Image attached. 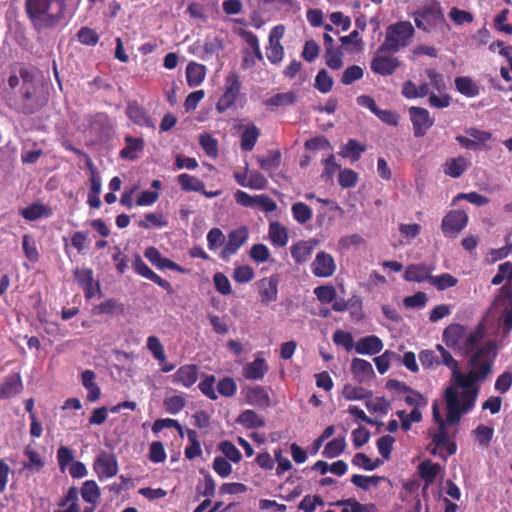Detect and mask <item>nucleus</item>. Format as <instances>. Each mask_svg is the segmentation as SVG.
Wrapping results in <instances>:
<instances>
[{
    "label": "nucleus",
    "instance_id": "e433bc0d",
    "mask_svg": "<svg viewBox=\"0 0 512 512\" xmlns=\"http://www.w3.org/2000/svg\"><path fill=\"white\" fill-rule=\"evenodd\" d=\"M80 494L88 504H97L101 496V490L94 480H87L82 484Z\"/></svg>",
    "mask_w": 512,
    "mask_h": 512
},
{
    "label": "nucleus",
    "instance_id": "39448f33",
    "mask_svg": "<svg viewBox=\"0 0 512 512\" xmlns=\"http://www.w3.org/2000/svg\"><path fill=\"white\" fill-rule=\"evenodd\" d=\"M476 399L477 391H462L459 394L455 387H448L445 390L446 421L449 424L458 423L461 416L475 406Z\"/></svg>",
    "mask_w": 512,
    "mask_h": 512
},
{
    "label": "nucleus",
    "instance_id": "a211bd4d",
    "mask_svg": "<svg viewBox=\"0 0 512 512\" xmlns=\"http://www.w3.org/2000/svg\"><path fill=\"white\" fill-rule=\"evenodd\" d=\"M145 258L159 270L169 269L179 273H185L186 269L176 262L162 256L160 251L153 246L147 247L144 251Z\"/></svg>",
    "mask_w": 512,
    "mask_h": 512
},
{
    "label": "nucleus",
    "instance_id": "4468645a",
    "mask_svg": "<svg viewBox=\"0 0 512 512\" xmlns=\"http://www.w3.org/2000/svg\"><path fill=\"white\" fill-rule=\"evenodd\" d=\"M409 116L413 125L414 136L417 138L423 137L434 124V119L430 116L429 111L422 107H410Z\"/></svg>",
    "mask_w": 512,
    "mask_h": 512
},
{
    "label": "nucleus",
    "instance_id": "7ed1b4c3",
    "mask_svg": "<svg viewBox=\"0 0 512 512\" xmlns=\"http://www.w3.org/2000/svg\"><path fill=\"white\" fill-rule=\"evenodd\" d=\"M24 8L32 27L40 32L65 19L66 0H25Z\"/></svg>",
    "mask_w": 512,
    "mask_h": 512
},
{
    "label": "nucleus",
    "instance_id": "6e6552de",
    "mask_svg": "<svg viewBox=\"0 0 512 512\" xmlns=\"http://www.w3.org/2000/svg\"><path fill=\"white\" fill-rule=\"evenodd\" d=\"M241 91V81L236 71H231L225 78V90L216 104L218 112L230 109L238 99Z\"/></svg>",
    "mask_w": 512,
    "mask_h": 512
},
{
    "label": "nucleus",
    "instance_id": "473e14b6",
    "mask_svg": "<svg viewBox=\"0 0 512 512\" xmlns=\"http://www.w3.org/2000/svg\"><path fill=\"white\" fill-rule=\"evenodd\" d=\"M125 142L126 146L120 151V157L130 160L136 159V153L144 149V140L142 138L126 136Z\"/></svg>",
    "mask_w": 512,
    "mask_h": 512
},
{
    "label": "nucleus",
    "instance_id": "680f3d73",
    "mask_svg": "<svg viewBox=\"0 0 512 512\" xmlns=\"http://www.w3.org/2000/svg\"><path fill=\"white\" fill-rule=\"evenodd\" d=\"M364 75V70L358 65H351L347 67L341 77V83L350 85L357 80H360Z\"/></svg>",
    "mask_w": 512,
    "mask_h": 512
},
{
    "label": "nucleus",
    "instance_id": "bb28decb",
    "mask_svg": "<svg viewBox=\"0 0 512 512\" xmlns=\"http://www.w3.org/2000/svg\"><path fill=\"white\" fill-rule=\"evenodd\" d=\"M351 372L359 382H364L375 375L371 363L361 358H354L352 360Z\"/></svg>",
    "mask_w": 512,
    "mask_h": 512
},
{
    "label": "nucleus",
    "instance_id": "1a4fd4ad",
    "mask_svg": "<svg viewBox=\"0 0 512 512\" xmlns=\"http://www.w3.org/2000/svg\"><path fill=\"white\" fill-rule=\"evenodd\" d=\"M432 443L435 447L431 450V454L438 455L443 459H447L457 451L456 442L449 438L444 421H441L437 432L433 434Z\"/></svg>",
    "mask_w": 512,
    "mask_h": 512
},
{
    "label": "nucleus",
    "instance_id": "c9c22d12",
    "mask_svg": "<svg viewBox=\"0 0 512 512\" xmlns=\"http://www.w3.org/2000/svg\"><path fill=\"white\" fill-rule=\"evenodd\" d=\"M259 136L260 130L254 124L247 126L241 133V149L246 152L252 151Z\"/></svg>",
    "mask_w": 512,
    "mask_h": 512
},
{
    "label": "nucleus",
    "instance_id": "5fc2aeb1",
    "mask_svg": "<svg viewBox=\"0 0 512 512\" xmlns=\"http://www.w3.org/2000/svg\"><path fill=\"white\" fill-rule=\"evenodd\" d=\"M317 299L323 304H329L337 297V292L332 285H322L314 289Z\"/></svg>",
    "mask_w": 512,
    "mask_h": 512
},
{
    "label": "nucleus",
    "instance_id": "6ab92c4d",
    "mask_svg": "<svg viewBox=\"0 0 512 512\" xmlns=\"http://www.w3.org/2000/svg\"><path fill=\"white\" fill-rule=\"evenodd\" d=\"M278 284L279 281L276 276L265 277L257 282L260 300L263 304L267 305L277 300Z\"/></svg>",
    "mask_w": 512,
    "mask_h": 512
},
{
    "label": "nucleus",
    "instance_id": "338daca9",
    "mask_svg": "<svg viewBox=\"0 0 512 512\" xmlns=\"http://www.w3.org/2000/svg\"><path fill=\"white\" fill-rule=\"evenodd\" d=\"M217 391L224 397H232L236 394L237 385L233 378L224 377L217 384Z\"/></svg>",
    "mask_w": 512,
    "mask_h": 512
},
{
    "label": "nucleus",
    "instance_id": "b1692460",
    "mask_svg": "<svg viewBox=\"0 0 512 512\" xmlns=\"http://www.w3.org/2000/svg\"><path fill=\"white\" fill-rule=\"evenodd\" d=\"M433 268L429 267L426 264H411L407 266L404 272V279L408 282H424L428 281L430 283V277Z\"/></svg>",
    "mask_w": 512,
    "mask_h": 512
},
{
    "label": "nucleus",
    "instance_id": "20e7f679",
    "mask_svg": "<svg viewBox=\"0 0 512 512\" xmlns=\"http://www.w3.org/2000/svg\"><path fill=\"white\" fill-rule=\"evenodd\" d=\"M486 334L485 326L478 323L474 329H467L464 325L454 323L448 325L443 331V341L449 347L467 356L480 347L479 344Z\"/></svg>",
    "mask_w": 512,
    "mask_h": 512
},
{
    "label": "nucleus",
    "instance_id": "09e8293b",
    "mask_svg": "<svg viewBox=\"0 0 512 512\" xmlns=\"http://www.w3.org/2000/svg\"><path fill=\"white\" fill-rule=\"evenodd\" d=\"M333 83H334L333 79L328 74L327 70L321 69L318 71V73L315 77L314 87L319 92L326 94L332 90Z\"/></svg>",
    "mask_w": 512,
    "mask_h": 512
},
{
    "label": "nucleus",
    "instance_id": "603ef678",
    "mask_svg": "<svg viewBox=\"0 0 512 512\" xmlns=\"http://www.w3.org/2000/svg\"><path fill=\"white\" fill-rule=\"evenodd\" d=\"M24 455L28 458V463L24 465L25 468L39 472L45 465V462L37 451L27 446L24 450Z\"/></svg>",
    "mask_w": 512,
    "mask_h": 512
},
{
    "label": "nucleus",
    "instance_id": "7c9ffc66",
    "mask_svg": "<svg viewBox=\"0 0 512 512\" xmlns=\"http://www.w3.org/2000/svg\"><path fill=\"white\" fill-rule=\"evenodd\" d=\"M246 400L250 405L257 407H268L270 405V397L261 386L248 388L246 391Z\"/></svg>",
    "mask_w": 512,
    "mask_h": 512
},
{
    "label": "nucleus",
    "instance_id": "72a5a7b5",
    "mask_svg": "<svg viewBox=\"0 0 512 512\" xmlns=\"http://www.w3.org/2000/svg\"><path fill=\"white\" fill-rule=\"evenodd\" d=\"M269 237L273 245L284 247L289 239L287 228L277 221L271 222L269 225Z\"/></svg>",
    "mask_w": 512,
    "mask_h": 512
},
{
    "label": "nucleus",
    "instance_id": "393cba45",
    "mask_svg": "<svg viewBox=\"0 0 512 512\" xmlns=\"http://www.w3.org/2000/svg\"><path fill=\"white\" fill-rule=\"evenodd\" d=\"M383 349V342L375 335L360 338L355 345V351L361 355H374Z\"/></svg>",
    "mask_w": 512,
    "mask_h": 512
},
{
    "label": "nucleus",
    "instance_id": "412c9836",
    "mask_svg": "<svg viewBox=\"0 0 512 512\" xmlns=\"http://www.w3.org/2000/svg\"><path fill=\"white\" fill-rule=\"evenodd\" d=\"M198 367L195 364H185L178 368L173 375V383L190 388L198 380Z\"/></svg>",
    "mask_w": 512,
    "mask_h": 512
},
{
    "label": "nucleus",
    "instance_id": "f03ea898",
    "mask_svg": "<svg viewBox=\"0 0 512 512\" xmlns=\"http://www.w3.org/2000/svg\"><path fill=\"white\" fill-rule=\"evenodd\" d=\"M495 343L488 341L479 347L469 359L471 370L466 374L460 372L459 366L452 371V377L457 386L463 391H479L475 386L477 382L484 381L492 373L493 361L495 357Z\"/></svg>",
    "mask_w": 512,
    "mask_h": 512
},
{
    "label": "nucleus",
    "instance_id": "f3484780",
    "mask_svg": "<svg viewBox=\"0 0 512 512\" xmlns=\"http://www.w3.org/2000/svg\"><path fill=\"white\" fill-rule=\"evenodd\" d=\"M311 268L312 273L316 277L328 278L334 274L336 270V264L332 255L325 251H320L317 253Z\"/></svg>",
    "mask_w": 512,
    "mask_h": 512
},
{
    "label": "nucleus",
    "instance_id": "79ce46f5",
    "mask_svg": "<svg viewBox=\"0 0 512 512\" xmlns=\"http://www.w3.org/2000/svg\"><path fill=\"white\" fill-rule=\"evenodd\" d=\"M386 480L384 476H366L360 474H354L351 477V482L362 490H369L372 486L376 487L381 481Z\"/></svg>",
    "mask_w": 512,
    "mask_h": 512
},
{
    "label": "nucleus",
    "instance_id": "a19ab883",
    "mask_svg": "<svg viewBox=\"0 0 512 512\" xmlns=\"http://www.w3.org/2000/svg\"><path fill=\"white\" fill-rule=\"evenodd\" d=\"M365 145L359 143L355 139H350L343 146L340 155L344 158H350L352 161H357L360 159L361 154L365 151Z\"/></svg>",
    "mask_w": 512,
    "mask_h": 512
},
{
    "label": "nucleus",
    "instance_id": "dca6fc26",
    "mask_svg": "<svg viewBox=\"0 0 512 512\" xmlns=\"http://www.w3.org/2000/svg\"><path fill=\"white\" fill-rule=\"evenodd\" d=\"M132 267L134 271L152 281L153 283L157 284L161 288H163L168 294H173L174 290L172 285L165 279L161 278L158 274H156L141 258L139 254H135L134 261L132 264Z\"/></svg>",
    "mask_w": 512,
    "mask_h": 512
},
{
    "label": "nucleus",
    "instance_id": "13d9d810",
    "mask_svg": "<svg viewBox=\"0 0 512 512\" xmlns=\"http://www.w3.org/2000/svg\"><path fill=\"white\" fill-rule=\"evenodd\" d=\"M219 450L224 454V458L229 459L234 463H238L242 459L241 452L239 449L230 441H222L219 446Z\"/></svg>",
    "mask_w": 512,
    "mask_h": 512
},
{
    "label": "nucleus",
    "instance_id": "c85d7f7f",
    "mask_svg": "<svg viewBox=\"0 0 512 512\" xmlns=\"http://www.w3.org/2000/svg\"><path fill=\"white\" fill-rule=\"evenodd\" d=\"M206 67L196 62H189L186 66V80L189 87L199 86L205 79Z\"/></svg>",
    "mask_w": 512,
    "mask_h": 512
},
{
    "label": "nucleus",
    "instance_id": "0eeeda50",
    "mask_svg": "<svg viewBox=\"0 0 512 512\" xmlns=\"http://www.w3.org/2000/svg\"><path fill=\"white\" fill-rule=\"evenodd\" d=\"M418 29L429 32L445 22L442 8L438 2L426 4L413 14Z\"/></svg>",
    "mask_w": 512,
    "mask_h": 512
},
{
    "label": "nucleus",
    "instance_id": "69168bd1",
    "mask_svg": "<svg viewBox=\"0 0 512 512\" xmlns=\"http://www.w3.org/2000/svg\"><path fill=\"white\" fill-rule=\"evenodd\" d=\"M77 39L80 43L88 46H95L99 41L98 33L89 27H82L77 32Z\"/></svg>",
    "mask_w": 512,
    "mask_h": 512
},
{
    "label": "nucleus",
    "instance_id": "2f4dec72",
    "mask_svg": "<svg viewBox=\"0 0 512 512\" xmlns=\"http://www.w3.org/2000/svg\"><path fill=\"white\" fill-rule=\"evenodd\" d=\"M440 470V464L433 463L430 460H425L418 466L419 475L424 480L426 486L431 485L436 480Z\"/></svg>",
    "mask_w": 512,
    "mask_h": 512
},
{
    "label": "nucleus",
    "instance_id": "4d7b16f0",
    "mask_svg": "<svg viewBox=\"0 0 512 512\" xmlns=\"http://www.w3.org/2000/svg\"><path fill=\"white\" fill-rule=\"evenodd\" d=\"M98 314H120L124 311L123 304L115 299H107L96 307Z\"/></svg>",
    "mask_w": 512,
    "mask_h": 512
},
{
    "label": "nucleus",
    "instance_id": "aec40b11",
    "mask_svg": "<svg viewBox=\"0 0 512 512\" xmlns=\"http://www.w3.org/2000/svg\"><path fill=\"white\" fill-rule=\"evenodd\" d=\"M316 239L300 240L291 246V256L297 264H303L308 261L318 245Z\"/></svg>",
    "mask_w": 512,
    "mask_h": 512
},
{
    "label": "nucleus",
    "instance_id": "ea45409f",
    "mask_svg": "<svg viewBox=\"0 0 512 512\" xmlns=\"http://www.w3.org/2000/svg\"><path fill=\"white\" fill-rule=\"evenodd\" d=\"M346 448L345 437H337L329 441L322 451V455L325 458H336L340 456Z\"/></svg>",
    "mask_w": 512,
    "mask_h": 512
},
{
    "label": "nucleus",
    "instance_id": "9b49d317",
    "mask_svg": "<svg viewBox=\"0 0 512 512\" xmlns=\"http://www.w3.org/2000/svg\"><path fill=\"white\" fill-rule=\"evenodd\" d=\"M93 469L99 480L114 477L119 470L116 456L104 450L100 451L94 460Z\"/></svg>",
    "mask_w": 512,
    "mask_h": 512
},
{
    "label": "nucleus",
    "instance_id": "58836bf2",
    "mask_svg": "<svg viewBox=\"0 0 512 512\" xmlns=\"http://www.w3.org/2000/svg\"><path fill=\"white\" fill-rule=\"evenodd\" d=\"M177 181L181 189L185 192H198L203 190L204 182L188 173L179 174Z\"/></svg>",
    "mask_w": 512,
    "mask_h": 512
},
{
    "label": "nucleus",
    "instance_id": "4c0bfd02",
    "mask_svg": "<svg viewBox=\"0 0 512 512\" xmlns=\"http://www.w3.org/2000/svg\"><path fill=\"white\" fill-rule=\"evenodd\" d=\"M296 99L297 95L293 91L277 93L265 100L264 104L268 107H287L293 105Z\"/></svg>",
    "mask_w": 512,
    "mask_h": 512
},
{
    "label": "nucleus",
    "instance_id": "423d86ee",
    "mask_svg": "<svg viewBox=\"0 0 512 512\" xmlns=\"http://www.w3.org/2000/svg\"><path fill=\"white\" fill-rule=\"evenodd\" d=\"M414 36V27L409 21H399L386 29V36L379 46L380 52L396 53L407 47Z\"/></svg>",
    "mask_w": 512,
    "mask_h": 512
},
{
    "label": "nucleus",
    "instance_id": "864d4df0",
    "mask_svg": "<svg viewBox=\"0 0 512 512\" xmlns=\"http://www.w3.org/2000/svg\"><path fill=\"white\" fill-rule=\"evenodd\" d=\"M167 224V220L161 213H147L145 219L138 223L139 227L144 229H149L151 226L161 228L167 226Z\"/></svg>",
    "mask_w": 512,
    "mask_h": 512
},
{
    "label": "nucleus",
    "instance_id": "c03bdc74",
    "mask_svg": "<svg viewBox=\"0 0 512 512\" xmlns=\"http://www.w3.org/2000/svg\"><path fill=\"white\" fill-rule=\"evenodd\" d=\"M216 482L210 474H206L203 480H200L196 485L197 496H203L208 499L215 495Z\"/></svg>",
    "mask_w": 512,
    "mask_h": 512
},
{
    "label": "nucleus",
    "instance_id": "4be33fe9",
    "mask_svg": "<svg viewBox=\"0 0 512 512\" xmlns=\"http://www.w3.org/2000/svg\"><path fill=\"white\" fill-rule=\"evenodd\" d=\"M127 117L136 125L148 128H155L153 119L148 112L138 103H129L126 109Z\"/></svg>",
    "mask_w": 512,
    "mask_h": 512
},
{
    "label": "nucleus",
    "instance_id": "3c124183",
    "mask_svg": "<svg viewBox=\"0 0 512 512\" xmlns=\"http://www.w3.org/2000/svg\"><path fill=\"white\" fill-rule=\"evenodd\" d=\"M147 348L159 363L165 362L166 354L164 346L158 337L149 336L147 338Z\"/></svg>",
    "mask_w": 512,
    "mask_h": 512
},
{
    "label": "nucleus",
    "instance_id": "f8f14e48",
    "mask_svg": "<svg viewBox=\"0 0 512 512\" xmlns=\"http://www.w3.org/2000/svg\"><path fill=\"white\" fill-rule=\"evenodd\" d=\"M377 49L374 57L370 62L371 71L381 76L392 75L400 66L401 61L394 56H387Z\"/></svg>",
    "mask_w": 512,
    "mask_h": 512
},
{
    "label": "nucleus",
    "instance_id": "49530a36",
    "mask_svg": "<svg viewBox=\"0 0 512 512\" xmlns=\"http://www.w3.org/2000/svg\"><path fill=\"white\" fill-rule=\"evenodd\" d=\"M455 86L459 93L467 97H474L479 93V89L472 79L466 76L457 77L455 79Z\"/></svg>",
    "mask_w": 512,
    "mask_h": 512
},
{
    "label": "nucleus",
    "instance_id": "f257e3e1",
    "mask_svg": "<svg viewBox=\"0 0 512 512\" xmlns=\"http://www.w3.org/2000/svg\"><path fill=\"white\" fill-rule=\"evenodd\" d=\"M7 83L12 90L20 86L15 99V110L18 113L33 115L48 102V97L37 83L34 72L24 65L12 69Z\"/></svg>",
    "mask_w": 512,
    "mask_h": 512
},
{
    "label": "nucleus",
    "instance_id": "de8ad7c7",
    "mask_svg": "<svg viewBox=\"0 0 512 512\" xmlns=\"http://www.w3.org/2000/svg\"><path fill=\"white\" fill-rule=\"evenodd\" d=\"M457 283L458 279L456 277L450 273H443L438 276L431 275L429 284L434 286L438 291H443L445 289L456 286Z\"/></svg>",
    "mask_w": 512,
    "mask_h": 512
},
{
    "label": "nucleus",
    "instance_id": "5701e85b",
    "mask_svg": "<svg viewBox=\"0 0 512 512\" xmlns=\"http://www.w3.org/2000/svg\"><path fill=\"white\" fill-rule=\"evenodd\" d=\"M23 389L22 378L19 373H12L5 377L0 384V399H9L19 394Z\"/></svg>",
    "mask_w": 512,
    "mask_h": 512
},
{
    "label": "nucleus",
    "instance_id": "a18cd8bd",
    "mask_svg": "<svg viewBox=\"0 0 512 512\" xmlns=\"http://www.w3.org/2000/svg\"><path fill=\"white\" fill-rule=\"evenodd\" d=\"M187 437L190 445L185 448L184 454L188 460H192L202 454V449L195 430L188 429Z\"/></svg>",
    "mask_w": 512,
    "mask_h": 512
},
{
    "label": "nucleus",
    "instance_id": "e2e57ef3",
    "mask_svg": "<svg viewBox=\"0 0 512 512\" xmlns=\"http://www.w3.org/2000/svg\"><path fill=\"white\" fill-rule=\"evenodd\" d=\"M394 443L395 438L391 435H384L377 440L378 451L385 460L390 459Z\"/></svg>",
    "mask_w": 512,
    "mask_h": 512
},
{
    "label": "nucleus",
    "instance_id": "052dcab7",
    "mask_svg": "<svg viewBox=\"0 0 512 512\" xmlns=\"http://www.w3.org/2000/svg\"><path fill=\"white\" fill-rule=\"evenodd\" d=\"M199 144L204 152L210 157H216L218 153L217 140L210 134H201Z\"/></svg>",
    "mask_w": 512,
    "mask_h": 512
},
{
    "label": "nucleus",
    "instance_id": "774afa93",
    "mask_svg": "<svg viewBox=\"0 0 512 512\" xmlns=\"http://www.w3.org/2000/svg\"><path fill=\"white\" fill-rule=\"evenodd\" d=\"M358 174L352 169H343L339 172L338 183L342 188H351L356 185Z\"/></svg>",
    "mask_w": 512,
    "mask_h": 512
},
{
    "label": "nucleus",
    "instance_id": "f704fd0d",
    "mask_svg": "<svg viewBox=\"0 0 512 512\" xmlns=\"http://www.w3.org/2000/svg\"><path fill=\"white\" fill-rule=\"evenodd\" d=\"M257 162L262 170L272 172L280 167L281 151L278 149L269 150L267 156L257 157Z\"/></svg>",
    "mask_w": 512,
    "mask_h": 512
},
{
    "label": "nucleus",
    "instance_id": "ddd939ff",
    "mask_svg": "<svg viewBox=\"0 0 512 512\" xmlns=\"http://www.w3.org/2000/svg\"><path fill=\"white\" fill-rule=\"evenodd\" d=\"M73 276L82 287L86 299H92L96 294L101 293L100 283L94 280V273L91 268H75Z\"/></svg>",
    "mask_w": 512,
    "mask_h": 512
},
{
    "label": "nucleus",
    "instance_id": "37998d69",
    "mask_svg": "<svg viewBox=\"0 0 512 512\" xmlns=\"http://www.w3.org/2000/svg\"><path fill=\"white\" fill-rule=\"evenodd\" d=\"M293 218L299 224H305L312 219V209L303 202H296L291 207Z\"/></svg>",
    "mask_w": 512,
    "mask_h": 512
},
{
    "label": "nucleus",
    "instance_id": "2eb2a0df",
    "mask_svg": "<svg viewBox=\"0 0 512 512\" xmlns=\"http://www.w3.org/2000/svg\"><path fill=\"white\" fill-rule=\"evenodd\" d=\"M249 232L245 226L232 230L228 234V241L223 246L220 252V258L223 260L230 259L248 240Z\"/></svg>",
    "mask_w": 512,
    "mask_h": 512
},
{
    "label": "nucleus",
    "instance_id": "6e6d98bb",
    "mask_svg": "<svg viewBox=\"0 0 512 512\" xmlns=\"http://www.w3.org/2000/svg\"><path fill=\"white\" fill-rule=\"evenodd\" d=\"M22 217L28 221H35L46 215V207L43 204H31L20 211Z\"/></svg>",
    "mask_w": 512,
    "mask_h": 512
},
{
    "label": "nucleus",
    "instance_id": "0e129e2a",
    "mask_svg": "<svg viewBox=\"0 0 512 512\" xmlns=\"http://www.w3.org/2000/svg\"><path fill=\"white\" fill-rule=\"evenodd\" d=\"M332 339L336 345L344 347L346 351H351L355 347L353 336L350 332L338 329L333 333Z\"/></svg>",
    "mask_w": 512,
    "mask_h": 512
},
{
    "label": "nucleus",
    "instance_id": "c756f323",
    "mask_svg": "<svg viewBox=\"0 0 512 512\" xmlns=\"http://www.w3.org/2000/svg\"><path fill=\"white\" fill-rule=\"evenodd\" d=\"M469 167V162L463 156L449 158L444 164V173L452 178H459Z\"/></svg>",
    "mask_w": 512,
    "mask_h": 512
},
{
    "label": "nucleus",
    "instance_id": "a878e982",
    "mask_svg": "<svg viewBox=\"0 0 512 512\" xmlns=\"http://www.w3.org/2000/svg\"><path fill=\"white\" fill-rule=\"evenodd\" d=\"M268 369V364L264 358H256L244 366L243 376L248 380H262Z\"/></svg>",
    "mask_w": 512,
    "mask_h": 512
},
{
    "label": "nucleus",
    "instance_id": "cd10ccee",
    "mask_svg": "<svg viewBox=\"0 0 512 512\" xmlns=\"http://www.w3.org/2000/svg\"><path fill=\"white\" fill-rule=\"evenodd\" d=\"M236 423L245 429H258L266 424L264 417L251 409L244 410L236 419Z\"/></svg>",
    "mask_w": 512,
    "mask_h": 512
},
{
    "label": "nucleus",
    "instance_id": "bf43d9fd",
    "mask_svg": "<svg viewBox=\"0 0 512 512\" xmlns=\"http://www.w3.org/2000/svg\"><path fill=\"white\" fill-rule=\"evenodd\" d=\"M325 63L332 70H339L343 66L342 53L334 47H327Z\"/></svg>",
    "mask_w": 512,
    "mask_h": 512
},
{
    "label": "nucleus",
    "instance_id": "9d476101",
    "mask_svg": "<svg viewBox=\"0 0 512 512\" xmlns=\"http://www.w3.org/2000/svg\"><path fill=\"white\" fill-rule=\"evenodd\" d=\"M469 217L463 210H451L442 219L441 229L445 236L455 238L467 226Z\"/></svg>",
    "mask_w": 512,
    "mask_h": 512
},
{
    "label": "nucleus",
    "instance_id": "8fccbe9b",
    "mask_svg": "<svg viewBox=\"0 0 512 512\" xmlns=\"http://www.w3.org/2000/svg\"><path fill=\"white\" fill-rule=\"evenodd\" d=\"M338 506H349L351 507V512H376V505L373 503L362 504L355 498H348L344 500H340L336 502Z\"/></svg>",
    "mask_w": 512,
    "mask_h": 512
}]
</instances>
